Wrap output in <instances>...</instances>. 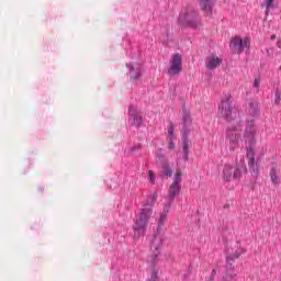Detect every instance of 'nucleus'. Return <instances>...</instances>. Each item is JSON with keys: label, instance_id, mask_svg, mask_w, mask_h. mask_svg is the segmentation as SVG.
Masks as SVG:
<instances>
[{"label": "nucleus", "instance_id": "obj_32", "mask_svg": "<svg viewBox=\"0 0 281 281\" xmlns=\"http://www.w3.org/2000/svg\"><path fill=\"white\" fill-rule=\"evenodd\" d=\"M271 41H276V35H271Z\"/></svg>", "mask_w": 281, "mask_h": 281}, {"label": "nucleus", "instance_id": "obj_35", "mask_svg": "<svg viewBox=\"0 0 281 281\" xmlns=\"http://www.w3.org/2000/svg\"><path fill=\"white\" fill-rule=\"evenodd\" d=\"M202 1H210V0H202Z\"/></svg>", "mask_w": 281, "mask_h": 281}, {"label": "nucleus", "instance_id": "obj_23", "mask_svg": "<svg viewBox=\"0 0 281 281\" xmlns=\"http://www.w3.org/2000/svg\"><path fill=\"white\" fill-rule=\"evenodd\" d=\"M280 100H281V92L280 91H276L274 92V104H280Z\"/></svg>", "mask_w": 281, "mask_h": 281}, {"label": "nucleus", "instance_id": "obj_9", "mask_svg": "<svg viewBox=\"0 0 281 281\" xmlns=\"http://www.w3.org/2000/svg\"><path fill=\"white\" fill-rule=\"evenodd\" d=\"M243 176L240 167H235L229 164H226L223 169V179L224 181H232L233 179L238 180Z\"/></svg>", "mask_w": 281, "mask_h": 281}, {"label": "nucleus", "instance_id": "obj_27", "mask_svg": "<svg viewBox=\"0 0 281 281\" xmlns=\"http://www.w3.org/2000/svg\"><path fill=\"white\" fill-rule=\"evenodd\" d=\"M254 87H255V89H259V87H260V79H255Z\"/></svg>", "mask_w": 281, "mask_h": 281}, {"label": "nucleus", "instance_id": "obj_18", "mask_svg": "<svg viewBox=\"0 0 281 281\" xmlns=\"http://www.w3.org/2000/svg\"><path fill=\"white\" fill-rule=\"evenodd\" d=\"M270 178L274 186H278V183H280V178L278 177V169L276 168V166H272L270 170Z\"/></svg>", "mask_w": 281, "mask_h": 281}, {"label": "nucleus", "instance_id": "obj_22", "mask_svg": "<svg viewBox=\"0 0 281 281\" xmlns=\"http://www.w3.org/2000/svg\"><path fill=\"white\" fill-rule=\"evenodd\" d=\"M168 133H169V142H172L175 139V124L172 123L169 124Z\"/></svg>", "mask_w": 281, "mask_h": 281}, {"label": "nucleus", "instance_id": "obj_21", "mask_svg": "<svg viewBox=\"0 0 281 281\" xmlns=\"http://www.w3.org/2000/svg\"><path fill=\"white\" fill-rule=\"evenodd\" d=\"M171 184L181 186V171L180 170L176 171V175L173 177V182Z\"/></svg>", "mask_w": 281, "mask_h": 281}, {"label": "nucleus", "instance_id": "obj_13", "mask_svg": "<svg viewBox=\"0 0 281 281\" xmlns=\"http://www.w3.org/2000/svg\"><path fill=\"white\" fill-rule=\"evenodd\" d=\"M192 116L190 110L182 109V133H190L192 131Z\"/></svg>", "mask_w": 281, "mask_h": 281}, {"label": "nucleus", "instance_id": "obj_1", "mask_svg": "<svg viewBox=\"0 0 281 281\" xmlns=\"http://www.w3.org/2000/svg\"><path fill=\"white\" fill-rule=\"evenodd\" d=\"M221 117H224L226 122L231 123V126L226 130V146L233 153L238 148L240 142V135L243 133V122L240 121V114L238 111L232 108V98L225 97L221 105L218 106Z\"/></svg>", "mask_w": 281, "mask_h": 281}, {"label": "nucleus", "instance_id": "obj_16", "mask_svg": "<svg viewBox=\"0 0 281 281\" xmlns=\"http://www.w3.org/2000/svg\"><path fill=\"white\" fill-rule=\"evenodd\" d=\"M200 8L204 15L212 16V12L214 11V2L212 1H201Z\"/></svg>", "mask_w": 281, "mask_h": 281}, {"label": "nucleus", "instance_id": "obj_7", "mask_svg": "<svg viewBox=\"0 0 281 281\" xmlns=\"http://www.w3.org/2000/svg\"><path fill=\"white\" fill-rule=\"evenodd\" d=\"M128 115L130 126H135L136 128H139L142 124H144V116L142 115V112H139L137 105H130Z\"/></svg>", "mask_w": 281, "mask_h": 281}, {"label": "nucleus", "instance_id": "obj_36", "mask_svg": "<svg viewBox=\"0 0 281 281\" xmlns=\"http://www.w3.org/2000/svg\"><path fill=\"white\" fill-rule=\"evenodd\" d=\"M267 1H273V0H267Z\"/></svg>", "mask_w": 281, "mask_h": 281}, {"label": "nucleus", "instance_id": "obj_34", "mask_svg": "<svg viewBox=\"0 0 281 281\" xmlns=\"http://www.w3.org/2000/svg\"><path fill=\"white\" fill-rule=\"evenodd\" d=\"M207 281H214V279L211 277Z\"/></svg>", "mask_w": 281, "mask_h": 281}, {"label": "nucleus", "instance_id": "obj_12", "mask_svg": "<svg viewBox=\"0 0 281 281\" xmlns=\"http://www.w3.org/2000/svg\"><path fill=\"white\" fill-rule=\"evenodd\" d=\"M190 132H182V159L188 161L190 155V146H192V140L188 138Z\"/></svg>", "mask_w": 281, "mask_h": 281}, {"label": "nucleus", "instance_id": "obj_6", "mask_svg": "<svg viewBox=\"0 0 281 281\" xmlns=\"http://www.w3.org/2000/svg\"><path fill=\"white\" fill-rule=\"evenodd\" d=\"M168 75L169 76H179L183 69V57L176 53L171 56L169 60Z\"/></svg>", "mask_w": 281, "mask_h": 281}, {"label": "nucleus", "instance_id": "obj_33", "mask_svg": "<svg viewBox=\"0 0 281 281\" xmlns=\"http://www.w3.org/2000/svg\"><path fill=\"white\" fill-rule=\"evenodd\" d=\"M277 45H278V47H281V42H278Z\"/></svg>", "mask_w": 281, "mask_h": 281}, {"label": "nucleus", "instance_id": "obj_28", "mask_svg": "<svg viewBox=\"0 0 281 281\" xmlns=\"http://www.w3.org/2000/svg\"><path fill=\"white\" fill-rule=\"evenodd\" d=\"M162 41L164 43H168V32L165 33Z\"/></svg>", "mask_w": 281, "mask_h": 281}, {"label": "nucleus", "instance_id": "obj_29", "mask_svg": "<svg viewBox=\"0 0 281 281\" xmlns=\"http://www.w3.org/2000/svg\"><path fill=\"white\" fill-rule=\"evenodd\" d=\"M169 148H170V150L175 149V142L170 140Z\"/></svg>", "mask_w": 281, "mask_h": 281}, {"label": "nucleus", "instance_id": "obj_11", "mask_svg": "<svg viewBox=\"0 0 281 281\" xmlns=\"http://www.w3.org/2000/svg\"><path fill=\"white\" fill-rule=\"evenodd\" d=\"M223 64V58L216 56L215 54L209 55L205 59V67L210 71H214V69H218Z\"/></svg>", "mask_w": 281, "mask_h": 281}, {"label": "nucleus", "instance_id": "obj_20", "mask_svg": "<svg viewBox=\"0 0 281 281\" xmlns=\"http://www.w3.org/2000/svg\"><path fill=\"white\" fill-rule=\"evenodd\" d=\"M162 175L164 177H172V167L170 166V164H162Z\"/></svg>", "mask_w": 281, "mask_h": 281}, {"label": "nucleus", "instance_id": "obj_15", "mask_svg": "<svg viewBox=\"0 0 281 281\" xmlns=\"http://www.w3.org/2000/svg\"><path fill=\"white\" fill-rule=\"evenodd\" d=\"M181 192V186L171 184L169 188V196L165 204H169V206H172V201H175V196Z\"/></svg>", "mask_w": 281, "mask_h": 281}, {"label": "nucleus", "instance_id": "obj_31", "mask_svg": "<svg viewBox=\"0 0 281 281\" xmlns=\"http://www.w3.org/2000/svg\"><path fill=\"white\" fill-rule=\"evenodd\" d=\"M214 276H216V269H214V270L212 271V273H211V278H213V279H214Z\"/></svg>", "mask_w": 281, "mask_h": 281}, {"label": "nucleus", "instance_id": "obj_17", "mask_svg": "<svg viewBox=\"0 0 281 281\" xmlns=\"http://www.w3.org/2000/svg\"><path fill=\"white\" fill-rule=\"evenodd\" d=\"M261 8H266V14L273 12L276 8H278V2L276 1H267L266 3L261 4Z\"/></svg>", "mask_w": 281, "mask_h": 281}, {"label": "nucleus", "instance_id": "obj_4", "mask_svg": "<svg viewBox=\"0 0 281 281\" xmlns=\"http://www.w3.org/2000/svg\"><path fill=\"white\" fill-rule=\"evenodd\" d=\"M170 204H165L162 212L159 214L157 232L154 235L150 246V251L153 252V262L157 260V256H159L161 251V245L164 243V225H166V221H168V213L170 212Z\"/></svg>", "mask_w": 281, "mask_h": 281}, {"label": "nucleus", "instance_id": "obj_30", "mask_svg": "<svg viewBox=\"0 0 281 281\" xmlns=\"http://www.w3.org/2000/svg\"><path fill=\"white\" fill-rule=\"evenodd\" d=\"M132 153H135V150H139V146H134L131 148Z\"/></svg>", "mask_w": 281, "mask_h": 281}, {"label": "nucleus", "instance_id": "obj_14", "mask_svg": "<svg viewBox=\"0 0 281 281\" xmlns=\"http://www.w3.org/2000/svg\"><path fill=\"white\" fill-rule=\"evenodd\" d=\"M247 112L251 117H258L260 114V106L258 105V101L249 100L247 104Z\"/></svg>", "mask_w": 281, "mask_h": 281}, {"label": "nucleus", "instance_id": "obj_8", "mask_svg": "<svg viewBox=\"0 0 281 281\" xmlns=\"http://www.w3.org/2000/svg\"><path fill=\"white\" fill-rule=\"evenodd\" d=\"M126 68L128 69L127 76H130L131 82H137L144 75V66L137 61L126 64Z\"/></svg>", "mask_w": 281, "mask_h": 281}, {"label": "nucleus", "instance_id": "obj_2", "mask_svg": "<svg viewBox=\"0 0 281 281\" xmlns=\"http://www.w3.org/2000/svg\"><path fill=\"white\" fill-rule=\"evenodd\" d=\"M155 203H157V192L150 193L140 209V212L133 225L134 238H142V236L146 235V229L148 227L150 216H153V207H155Z\"/></svg>", "mask_w": 281, "mask_h": 281}, {"label": "nucleus", "instance_id": "obj_26", "mask_svg": "<svg viewBox=\"0 0 281 281\" xmlns=\"http://www.w3.org/2000/svg\"><path fill=\"white\" fill-rule=\"evenodd\" d=\"M182 281H190V272H187L182 276Z\"/></svg>", "mask_w": 281, "mask_h": 281}, {"label": "nucleus", "instance_id": "obj_5", "mask_svg": "<svg viewBox=\"0 0 281 281\" xmlns=\"http://www.w3.org/2000/svg\"><path fill=\"white\" fill-rule=\"evenodd\" d=\"M178 23L182 27H192L196 30L201 25V14H199V10L196 8L189 5L181 10Z\"/></svg>", "mask_w": 281, "mask_h": 281}, {"label": "nucleus", "instance_id": "obj_3", "mask_svg": "<svg viewBox=\"0 0 281 281\" xmlns=\"http://www.w3.org/2000/svg\"><path fill=\"white\" fill-rule=\"evenodd\" d=\"M244 140L247 146L246 155L248 157V168L250 175L258 179V164L254 157V145L256 144V123L254 120L248 121L245 128Z\"/></svg>", "mask_w": 281, "mask_h": 281}, {"label": "nucleus", "instance_id": "obj_24", "mask_svg": "<svg viewBox=\"0 0 281 281\" xmlns=\"http://www.w3.org/2000/svg\"><path fill=\"white\" fill-rule=\"evenodd\" d=\"M148 181L149 183H155V172L153 170L148 172Z\"/></svg>", "mask_w": 281, "mask_h": 281}, {"label": "nucleus", "instance_id": "obj_19", "mask_svg": "<svg viewBox=\"0 0 281 281\" xmlns=\"http://www.w3.org/2000/svg\"><path fill=\"white\" fill-rule=\"evenodd\" d=\"M243 254H245V249H238L236 250V252L234 254V256H228L226 258V262L227 265H231L234 262V258H240V256H243Z\"/></svg>", "mask_w": 281, "mask_h": 281}, {"label": "nucleus", "instance_id": "obj_10", "mask_svg": "<svg viewBox=\"0 0 281 281\" xmlns=\"http://www.w3.org/2000/svg\"><path fill=\"white\" fill-rule=\"evenodd\" d=\"M249 37H234L231 42V47L235 54H243L245 49H249Z\"/></svg>", "mask_w": 281, "mask_h": 281}, {"label": "nucleus", "instance_id": "obj_25", "mask_svg": "<svg viewBox=\"0 0 281 281\" xmlns=\"http://www.w3.org/2000/svg\"><path fill=\"white\" fill-rule=\"evenodd\" d=\"M147 281H157V271L154 270L151 273V277L149 279H147Z\"/></svg>", "mask_w": 281, "mask_h": 281}]
</instances>
